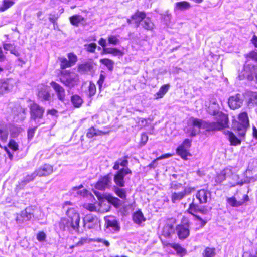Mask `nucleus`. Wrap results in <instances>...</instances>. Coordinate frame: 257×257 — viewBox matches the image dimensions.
Segmentation results:
<instances>
[{
	"instance_id": "nucleus-1",
	"label": "nucleus",
	"mask_w": 257,
	"mask_h": 257,
	"mask_svg": "<svg viewBox=\"0 0 257 257\" xmlns=\"http://www.w3.org/2000/svg\"><path fill=\"white\" fill-rule=\"evenodd\" d=\"M187 124L189 128H187L186 133L192 137H195L198 133L196 128H197L199 131L200 129L205 130L208 133L220 131L215 121L203 120L193 117H191L189 119Z\"/></svg>"
},
{
	"instance_id": "nucleus-2",
	"label": "nucleus",
	"mask_w": 257,
	"mask_h": 257,
	"mask_svg": "<svg viewBox=\"0 0 257 257\" xmlns=\"http://www.w3.org/2000/svg\"><path fill=\"white\" fill-rule=\"evenodd\" d=\"M66 217H62L59 222V226L62 231L72 230L79 232L80 216L75 208H69L66 212Z\"/></svg>"
},
{
	"instance_id": "nucleus-3",
	"label": "nucleus",
	"mask_w": 257,
	"mask_h": 257,
	"mask_svg": "<svg viewBox=\"0 0 257 257\" xmlns=\"http://www.w3.org/2000/svg\"><path fill=\"white\" fill-rule=\"evenodd\" d=\"M192 225V222L191 218L189 216L183 215L181 218L180 223L177 224L175 228L179 240H184L189 237Z\"/></svg>"
},
{
	"instance_id": "nucleus-4",
	"label": "nucleus",
	"mask_w": 257,
	"mask_h": 257,
	"mask_svg": "<svg viewBox=\"0 0 257 257\" xmlns=\"http://www.w3.org/2000/svg\"><path fill=\"white\" fill-rule=\"evenodd\" d=\"M248 126L249 118L246 112H240L238 115L237 120H232V128L240 137L245 135Z\"/></svg>"
},
{
	"instance_id": "nucleus-5",
	"label": "nucleus",
	"mask_w": 257,
	"mask_h": 257,
	"mask_svg": "<svg viewBox=\"0 0 257 257\" xmlns=\"http://www.w3.org/2000/svg\"><path fill=\"white\" fill-rule=\"evenodd\" d=\"M128 159L129 157L126 155L118 158L114 163L112 168L114 170H117L114 177H125L132 175V171L128 167Z\"/></svg>"
},
{
	"instance_id": "nucleus-6",
	"label": "nucleus",
	"mask_w": 257,
	"mask_h": 257,
	"mask_svg": "<svg viewBox=\"0 0 257 257\" xmlns=\"http://www.w3.org/2000/svg\"><path fill=\"white\" fill-rule=\"evenodd\" d=\"M67 56L68 59L64 56L58 57L60 70H66V68L75 65L78 61V57L74 52L68 53L67 54Z\"/></svg>"
},
{
	"instance_id": "nucleus-7",
	"label": "nucleus",
	"mask_w": 257,
	"mask_h": 257,
	"mask_svg": "<svg viewBox=\"0 0 257 257\" xmlns=\"http://www.w3.org/2000/svg\"><path fill=\"white\" fill-rule=\"evenodd\" d=\"M72 72L70 70H60V81L65 86L70 88L73 87L78 82V79L71 76Z\"/></svg>"
},
{
	"instance_id": "nucleus-8",
	"label": "nucleus",
	"mask_w": 257,
	"mask_h": 257,
	"mask_svg": "<svg viewBox=\"0 0 257 257\" xmlns=\"http://www.w3.org/2000/svg\"><path fill=\"white\" fill-rule=\"evenodd\" d=\"M192 141L191 139H185L176 149V153L184 160H187L188 156H191L189 149L191 146Z\"/></svg>"
},
{
	"instance_id": "nucleus-9",
	"label": "nucleus",
	"mask_w": 257,
	"mask_h": 257,
	"mask_svg": "<svg viewBox=\"0 0 257 257\" xmlns=\"http://www.w3.org/2000/svg\"><path fill=\"white\" fill-rule=\"evenodd\" d=\"M242 78H246L247 80L252 81L255 79L257 83V65H245L242 71Z\"/></svg>"
},
{
	"instance_id": "nucleus-10",
	"label": "nucleus",
	"mask_w": 257,
	"mask_h": 257,
	"mask_svg": "<svg viewBox=\"0 0 257 257\" xmlns=\"http://www.w3.org/2000/svg\"><path fill=\"white\" fill-rule=\"evenodd\" d=\"M175 221L171 219H168L165 221L161 233V236L165 239H169L172 237L175 229L174 228Z\"/></svg>"
},
{
	"instance_id": "nucleus-11",
	"label": "nucleus",
	"mask_w": 257,
	"mask_h": 257,
	"mask_svg": "<svg viewBox=\"0 0 257 257\" xmlns=\"http://www.w3.org/2000/svg\"><path fill=\"white\" fill-rule=\"evenodd\" d=\"M195 188L193 187H186L181 192H173L171 195V200L173 203H176L183 199L185 196L191 194L194 192Z\"/></svg>"
},
{
	"instance_id": "nucleus-12",
	"label": "nucleus",
	"mask_w": 257,
	"mask_h": 257,
	"mask_svg": "<svg viewBox=\"0 0 257 257\" xmlns=\"http://www.w3.org/2000/svg\"><path fill=\"white\" fill-rule=\"evenodd\" d=\"M100 220L95 215L89 214L83 218V227L87 229H92L100 225Z\"/></svg>"
},
{
	"instance_id": "nucleus-13",
	"label": "nucleus",
	"mask_w": 257,
	"mask_h": 257,
	"mask_svg": "<svg viewBox=\"0 0 257 257\" xmlns=\"http://www.w3.org/2000/svg\"><path fill=\"white\" fill-rule=\"evenodd\" d=\"M96 64L92 59L84 61L77 65V71L82 74H88L94 71V66Z\"/></svg>"
},
{
	"instance_id": "nucleus-14",
	"label": "nucleus",
	"mask_w": 257,
	"mask_h": 257,
	"mask_svg": "<svg viewBox=\"0 0 257 257\" xmlns=\"http://www.w3.org/2000/svg\"><path fill=\"white\" fill-rule=\"evenodd\" d=\"M162 245L165 247H171L173 248L176 252L177 255L180 257H184L187 254V250L183 248L181 244L178 243H170L165 239L161 238Z\"/></svg>"
},
{
	"instance_id": "nucleus-15",
	"label": "nucleus",
	"mask_w": 257,
	"mask_h": 257,
	"mask_svg": "<svg viewBox=\"0 0 257 257\" xmlns=\"http://www.w3.org/2000/svg\"><path fill=\"white\" fill-rule=\"evenodd\" d=\"M146 18V13L145 11L136 10L134 13L132 14L130 18L126 19V22L129 24H135L136 27H139L140 23Z\"/></svg>"
},
{
	"instance_id": "nucleus-16",
	"label": "nucleus",
	"mask_w": 257,
	"mask_h": 257,
	"mask_svg": "<svg viewBox=\"0 0 257 257\" xmlns=\"http://www.w3.org/2000/svg\"><path fill=\"white\" fill-rule=\"evenodd\" d=\"M193 217L192 229L194 231H197L202 228L207 223L209 219L202 218L200 216L194 214L192 215Z\"/></svg>"
},
{
	"instance_id": "nucleus-17",
	"label": "nucleus",
	"mask_w": 257,
	"mask_h": 257,
	"mask_svg": "<svg viewBox=\"0 0 257 257\" xmlns=\"http://www.w3.org/2000/svg\"><path fill=\"white\" fill-rule=\"evenodd\" d=\"M216 121H215L219 131L228 127L229 119L228 115L223 112L219 113V115L216 117Z\"/></svg>"
},
{
	"instance_id": "nucleus-18",
	"label": "nucleus",
	"mask_w": 257,
	"mask_h": 257,
	"mask_svg": "<svg viewBox=\"0 0 257 257\" xmlns=\"http://www.w3.org/2000/svg\"><path fill=\"white\" fill-rule=\"evenodd\" d=\"M229 107L233 110L240 108L242 104V101L240 98V94H236L230 96L228 101Z\"/></svg>"
},
{
	"instance_id": "nucleus-19",
	"label": "nucleus",
	"mask_w": 257,
	"mask_h": 257,
	"mask_svg": "<svg viewBox=\"0 0 257 257\" xmlns=\"http://www.w3.org/2000/svg\"><path fill=\"white\" fill-rule=\"evenodd\" d=\"M50 85L55 91L58 99L62 102H64L66 96L64 88L55 81L51 82Z\"/></svg>"
},
{
	"instance_id": "nucleus-20",
	"label": "nucleus",
	"mask_w": 257,
	"mask_h": 257,
	"mask_svg": "<svg viewBox=\"0 0 257 257\" xmlns=\"http://www.w3.org/2000/svg\"><path fill=\"white\" fill-rule=\"evenodd\" d=\"M211 196L210 192L207 190L200 189L196 194V198L198 199L199 204L206 203Z\"/></svg>"
},
{
	"instance_id": "nucleus-21",
	"label": "nucleus",
	"mask_w": 257,
	"mask_h": 257,
	"mask_svg": "<svg viewBox=\"0 0 257 257\" xmlns=\"http://www.w3.org/2000/svg\"><path fill=\"white\" fill-rule=\"evenodd\" d=\"M13 87L12 80L8 79L0 80V95L9 92Z\"/></svg>"
},
{
	"instance_id": "nucleus-22",
	"label": "nucleus",
	"mask_w": 257,
	"mask_h": 257,
	"mask_svg": "<svg viewBox=\"0 0 257 257\" xmlns=\"http://www.w3.org/2000/svg\"><path fill=\"white\" fill-rule=\"evenodd\" d=\"M109 133V131L103 132L97 130L93 126H92L87 130L86 136L87 138L92 139L99 136L108 135Z\"/></svg>"
},
{
	"instance_id": "nucleus-23",
	"label": "nucleus",
	"mask_w": 257,
	"mask_h": 257,
	"mask_svg": "<svg viewBox=\"0 0 257 257\" xmlns=\"http://www.w3.org/2000/svg\"><path fill=\"white\" fill-rule=\"evenodd\" d=\"M37 96L39 99L44 101H48L50 99V94L46 86H43L38 89Z\"/></svg>"
},
{
	"instance_id": "nucleus-24",
	"label": "nucleus",
	"mask_w": 257,
	"mask_h": 257,
	"mask_svg": "<svg viewBox=\"0 0 257 257\" xmlns=\"http://www.w3.org/2000/svg\"><path fill=\"white\" fill-rule=\"evenodd\" d=\"M224 134L228 137V139L231 146H237L241 144V140L233 132L227 131L224 132Z\"/></svg>"
},
{
	"instance_id": "nucleus-25",
	"label": "nucleus",
	"mask_w": 257,
	"mask_h": 257,
	"mask_svg": "<svg viewBox=\"0 0 257 257\" xmlns=\"http://www.w3.org/2000/svg\"><path fill=\"white\" fill-rule=\"evenodd\" d=\"M53 171V169L51 165L45 164L36 171V175L39 176H48L50 175Z\"/></svg>"
},
{
	"instance_id": "nucleus-26",
	"label": "nucleus",
	"mask_w": 257,
	"mask_h": 257,
	"mask_svg": "<svg viewBox=\"0 0 257 257\" xmlns=\"http://www.w3.org/2000/svg\"><path fill=\"white\" fill-rule=\"evenodd\" d=\"M8 126L10 137L12 138L18 137L23 131L20 126L14 124H8Z\"/></svg>"
},
{
	"instance_id": "nucleus-27",
	"label": "nucleus",
	"mask_w": 257,
	"mask_h": 257,
	"mask_svg": "<svg viewBox=\"0 0 257 257\" xmlns=\"http://www.w3.org/2000/svg\"><path fill=\"white\" fill-rule=\"evenodd\" d=\"M186 212L191 215L197 212H200L202 214L205 213V211L202 209H199L198 205L195 203L194 199H193L192 202L189 205Z\"/></svg>"
},
{
	"instance_id": "nucleus-28",
	"label": "nucleus",
	"mask_w": 257,
	"mask_h": 257,
	"mask_svg": "<svg viewBox=\"0 0 257 257\" xmlns=\"http://www.w3.org/2000/svg\"><path fill=\"white\" fill-rule=\"evenodd\" d=\"M44 112L43 107L33 103V120L41 119Z\"/></svg>"
},
{
	"instance_id": "nucleus-29",
	"label": "nucleus",
	"mask_w": 257,
	"mask_h": 257,
	"mask_svg": "<svg viewBox=\"0 0 257 257\" xmlns=\"http://www.w3.org/2000/svg\"><path fill=\"white\" fill-rule=\"evenodd\" d=\"M104 198L115 208L117 209L119 208L121 205V200L118 198L114 197L110 194L105 195L104 196Z\"/></svg>"
},
{
	"instance_id": "nucleus-30",
	"label": "nucleus",
	"mask_w": 257,
	"mask_h": 257,
	"mask_svg": "<svg viewBox=\"0 0 257 257\" xmlns=\"http://www.w3.org/2000/svg\"><path fill=\"white\" fill-rule=\"evenodd\" d=\"M132 218L133 221L138 225H140L142 222L146 221V218L140 210H138L134 212Z\"/></svg>"
},
{
	"instance_id": "nucleus-31",
	"label": "nucleus",
	"mask_w": 257,
	"mask_h": 257,
	"mask_svg": "<svg viewBox=\"0 0 257 257\" xmlns=\"http://www.w3.org/2000/svg\"><path fill=\"white\" fill-rule=\"evenodd\" d=\"M191 8L190 3L186 1L176 2L174 4V10L176 11H184Z\"/></svg>"
},
{
	"instance_id": "nucleus-32",
	"label": "nucleus",
	"mask_w": 257,
	"mask_h": 257,
	"mask_svg": "<svg viewBox=\"0 0 257 257\" xmlns=\"http://www.w3.org/2000/svg\"><path fill=\"white\" fill-rule=\"evenodd\" d=\"M71 102L74 108H79L83 103L82 98L78 94L72 95L71 97Z\"/></svg>"
},
{
	"instance_id": "nucleus-33",
	"label": "nucleus",
	"mask_w": 257,
	"mask_h": 257,
	"mask_svg": "<svg viewBox=\"0 0 257 257\" xmlns=\"http://www.w3.org/2000/svg\"><path fill=\"white\" fill-rule=\"evenodd\" d=\"M170 87L169 84H164L161 86L158 91L155 94V99H158L163 97L164 95L168 91Z\"/></svg>"
},
{
	"instance_id": "nucleus-34",
	"label": "nucleus",
	"mask_w": 257,
	"mask_h": 257,
	"mask_svg": "<svg viewBox=\"0 0 257 257\" xmlns=\"http://www.w3.org/2000/svg\"><path fill=\"white\" fill-rule=\"evenodd\" d=\"M84 20L85 18L77 14L73 15L69 17L70 23L76 27H78Z\"/></svg>"
},
{
	"instance_id": "nucleus-35",
	"label": "nucleus",
	"mask_w": 257,
	"mask_h": 257,
	"mask_svg": "<svg viewBox=\"0 0 257 257\" xmlns=\"http://www.w3.org/2000/svg\"><path fill=\"white\" fill-rule=\"evenodd\" d=\"M103 54H109L113 56H122L124 55V52L123 50L116 47H109L107 48Z\"/></svg>"
},
{
	"instance_id": "nucleus-36",
	"label": "nucleus",
	"mask_w": 257,
	"mask_h": 257,
	"mask_svg": "<svg viewBox=\"0 0 257 257\" xmlns=\"http://www.w3.org/2000/svg\"><path fill=\"white\" fill-rule=\"evenodd\" d=\"M142 24L143 28L147 31H152L155 28V25L150 17H146Z\"/></svg>"
},
{
	"instance_id": "nucleus-37",
	"label": "nucleus",
	"mask_w": 257,
	"mask_h": 257,
	"mask_svg": "<svg viewBox=\"0 0 257 257\" xmlns=\"http://www.w3.org/2000/svg\"><path fill=\"white\" fill-rule=\"evenodd\" d=\"M113 191L115 194L121 199H126V190L125 189L114 186Z\"/></svg>"
},
{
	"instance_id": "nucleus-38",
	"label": "nucleus",
	"mask_w": 257,
	"mask_h": 257,
	"mask_svg": "<svg viewBox=\"0 0 257 257\" xmlns=\"http://www.w3.org/2000/svg\"><path fill=\"white\" fill-rule=\"evenodd\" d=\"M106 228H112L115 231H118L120 230V227L118 223L116 220H106Z\"/></svg>"
},
{
	"instance_id": "nucleus-39",
	"label": "nucleus",
	"mask_w": 257,
	"mask_h": 257,
	"mask_svg": "<svg viewBox=\"0 0 257 257\" xmlns=\"http://www.w3.org/2000/svg\"><path fill=\"white\" fill-rule=\"evenodd\" d=\"M99 61L102 64L105 65L109 71H112L113 70L114 65L113 60L109 58H105L100 59Z\"/></svg>"
},
{
	"instance_id": "nucleus-40",
	"label": "nucleus",
	"mask_w": 257,
	"mask_h": 257,
	"mask_svg": "<svg viewBox=\"0 0 257 257\" xmlns=\"http://www.w3.org/2000/svg\"><path fill=\"white\" fill-rule=\"evenodd\" d=\"M244 58L246 61L250 60L254 61L257 62V50H252L246 54L244 55Z\"/></svg>"
},
{
	"instance_id": "nucleus-41",
	"label": "nucleus",
	"mask_w": 257,
	"mask_h": 257,
	"mask_svg": "<svg viewBox=\"0 0 257 257\" xmlns=\"http://www.w3.org/2000/svg\"><path fill=\"white\" fill-rule=\"evenodd\" d=\"M215 251V248L207 247L203 252V257H214L216 254Z\"/></svg>"
},
{
	"instance_id": "nucleus-42",
	"label": "nucleus",
	"mask_w": 257,
	"mask_h": 257,
	"mask_svg": "<svg viewBox=\"0 0 257 257\" xmlns=\"http://www.w3.org/2000/svg\"><path fill=\"white\" fill-rule=\"evenodd\" d=\"M226 201L227 203L233 207H239L243 204V202L237 201L235 197L228 198Z\"/></svg>"
},
{
	"instance_id": "nucleus-43",
	"label": "nucleus",
	"mask_w": 257,
	"mask_h": 257,
	"mask_svg": "<svg viewBox=\"0 0 257 257\" xmlns=\"http://www.w3.org/2000/svg\"><path fill=\"white\" fill-rule=\"evenodd\" d=\"M119 35H109L108 36L107 40L109 44L116 45L119 43Z\"/></svg>"
},
{
	"instance_id": "nucleus-44",
	"label": "nucleus",
	"mask_w": 257,
	"mask_h": 257,
	"mask_svg": "<svg viewBox=\"0 0 257 257\" xmlns=\"http://www.w3.org/2000/svg\"><path fill=\"white\" fill-rule=\"evenodd\" d=\"M87 92L88 95L89 97L93 96L96 94V87L95 84L92 81L89 82Z\"/></svg>"
},
{
	"instance_id": "nucleus-45",
	"label": "nucleus",
	"mask_w": 257,
	"mask_h": 257,
	"mask_svg": "<svg viewBox=\"0 0 257 257\" xmlns=\"http://www.w3.org/2000/svg\"><path fill=\"white\" fill-rule=\"evenodd\" d=\"M248 103L257 105V92H251L249 93Z\"/></svg>"
},
{
	"instance_id": "nucleus-46",
	"label": "nucleus",
	"mask_w": 257,
	"mask_h": 257,
	"mask_svg": "<svg viewBox=\"0 0 257 257\" xmlns=\"http://www.w3.org/2000/svg\"><path fill=\"white\" fill-rule=\"evenodd\" d=\"M14 4V1L12 0H4L2 6L0 7V11L3 12L6 10L13 6Z\"/></svg>"
},
{
	"instance_id": "nucleus-47",
	"label": "nucleus",
	"mask_w": 257,
	"mask_h": 257,
	"mask_svg": "<svg viewBox=\"0 0 257 257\" xmlns=\"http://www.w3.org/2000/svg\"><path fill=\"white\" fill-rule=\"evenodd\" d=\"M32 208L31 207H27L25 210L22 212V216L27 220H29L32 217Z\"/></svg>"
},
{
	"instance_id": "nucleus-48",
	"label": "nucleus",
	"mask_w": 257,
	"mask_h": 257,
	"mask_svg": "<svg viewBox=\"0 0 257 257\" xmlns=\"http://www.w3.org/2000/svg\"><path fill=\"white\" fill-rule=\"evenodd\" d=\"M86 51L89 53H94L96 51L97 45L95 43H91L84 45Z\"/></svg>"
},
{
	"instance_id": "nucleus-49",
	"label": "nucleus",
	"mask_w": 257,
	"mask_h": 257,
	"mask_svg": "<svg viewBox=\"0 0 257 257\" xmlns=\"http://www.w3.org/2000/svg\"><path fill=\"white\" fill-rule=\"evenodd\" d=\"M148 140V136L145 133L141 134L140 140L139 142V145L140 146H144Z\"/></svg>"
},
{
	"instance_id": "nucleus-50",
	"label": "nucleus",
	"mask_w": 257,
	"mask_h": 257,
	"mask_svg": "<svg viewBox=\"0 0 257 257\" xmlns=\"http://www.w3.org/2000/svg\"><path fill=\"white\" fill-rule=\"evenodd\" d=\"M83 206L85 209L90 212H95L97 211L96 207L95 206V204H84Z\"/></svg>"
},
{
	"instance_id": "nucleus-51",
	"label": "nucleus",
	"mask_w": 257,
	"mask_h": 257,
	"mask_svg": "<svg viewBox=\"0 0 257 257\" xmlns=\"http://www.w3.org/2000/svg\"><path fill=\"white\" fill-rule=\"evenodd\" d=\"M124 178H114V181L117 186L119 188L123 187L124 186L125 182Z\"/></svg>"
},
{
	"instance_id": "nucleus-52",
	"label": "nucleus",
	"mask_w": 257,
	"mask_h": 257,
	"mask_svg": "<svg viewBox=\"0 0 257 257\" xmlns=\"http://www.w3.org/2000/svg\"><path fill=\"white\" fill-rule=\"evenodd\" d=\"M107 185L106 181L103 182V181H99L96 184V188L100 190H103L106 188Z\"/></svg>"
},
{
	"instance_id": "nucleus-53",
	"label": "nucleus",
	"mask_w": 257,
	"mask_h": 257,
	"mask_svg": "<svg viewBox=\"0 0 257 257\" xmlns=\"http://www.w3.org/2000/svg\"><path fill=\"white\" fill-rule=\"evenodd\" d=\"M98 44L102 47V53L103 54L107 49L106 47L107 44L106 39L103 38H100L98 40Z\"/></svg>"
},
{
	"instance_id": "nucleus-54",
	"label": "nucleus",
	"mask_w": 257,
	"mask_h": 257,
	"mask_svg": "<svg viewBox=\"0 0 257 257\" xmlns=\"http://www.w3.org/2000/svg\"><path fill=\"white\" fill-rule=\"evenodd\" d=\"M9 147L14 151H16L18 150V145L13 139H11L9 143Z\"/></svg>"
},
{
	"instance_id": "nucleus-55",
	"label": "nucleus",
	"mask_w": 257,
	"mask_h": 257,
	"mask_svg": "<svg viewBox=\"0 0 257 257\" xmlns=\"http://www.w3.org/2000/svg\"><path fill=\"white\" fill-rule=\"evenodd\" d=\"M105 76L103 74H100L99 75V79L98 80L97 83L98 85V87L100 90L102 88V85L105 81Z\"/></svg>"
},
{
	"instance_id": "nucleus-56",
	"label": "nucleus",
	"mask_w": 257,
	"mask_h": 257,
	"mask_svg": "<svg viewBox=\"0 0 257 257\" xmlns=\"http://www.w3.org/2000/svg\"><path fill=\"white\" fill-rule=\"evenodd\" d=\"M46 238V235L45 233L43 231L39 232L36 236L37 239L40 242L44 241L45 240Z\"/></svg>"
},
{
	"instance_id": "nucleus-57",
	"label": "nucleus",
	"mask_w": 257,
	"mask_h": 257,
	"mask_svg": "<svg viewBox=\"0 0 257 257\" xmlns=\"http://www.w3.org/2000/svg\"><path fill=\"white\" fill-rule=\"evenodd\" d=\"M94 241L98 243H102V244L106 247H109L110 246V243L108 241L103 239L102 238H96L94 239Z\"/></svg>"
},
{
	"instance_id": "nucleus-58",
	"label": "nucleus",
	"mask_w": 257,
	"mask_h": 257,
	"mask_svg": "<svg viewBox=\"0 0 257 257\" xmlns=\"http://www.w3.org/2000/svg\"><path fill=\"white\" fill-rule=\"evenodd\" d=\"M3 46L4 49L6 51H9L10 52L11 51H12V49L14 48V47L15 46L14 44H10V43H3Z\"/></svg>"
},
{
	"instance_id": "nucleus-59",
	"label": "nucleus",
	"mask_w": 257,
	"mask_h": 257,
	"mask_svg": "<svg viewBox=\"0 0 257 257\" xmlns=\"http://www.w3.org/2000/svg\"><path fill=\"white\" fill-rule=\"evenodd\" d=\"M250 41L251 42V43L253 44V45L254 46V47L256 48H257V36L255 34H254L251 40H250Z\"/></svg>"
},
{
	"instance_id": "nucleus-60",
	"label": "nucleus",
	"mask_w": 257,
	"mask_h": 257,
	"mask_svg": "<svg viewBox=\"0 0 257 257\" xmlns=\"http://www.w3.org/2000/svg\"><path fill=\"white\" fill-rule=\"evenodd\" d=\"M87 241L86 238H81L79 241L75 244V246H80L83 245L84 243H85Z\"/></svg>"
},
{
	"instance_id": "nucleus-61",
	"label": "nucleus",
	"mask_w": 257,
	"mask_h": 257,
	"mask_svg": "<svg viewBox=\"0 0 257 257\" xmlns=\"http://www.w3.org/2000/svg\"><path fill=\"white\" fill-rule=\"evenodd\" d=\"M48 114H50L52 116H56L58 113L57 110L55 109H48L47 112Z\"/></svg>"
},
{
	"instance_id": "nucleus-62",
	"label": "nucleus",
	"mask_w": 257,
	"mask_h": 257,
	"mask_svg": "<svg viewBox=\"0 0 257 257\" xmlns=\"http://www.w3.org/2000/svg\"><path fill=\"white\" fill-rule=\"evenodd\" d=\"M172 156V155L170 153H166V154H163L161 156H160V157L157 158L156 159V160H161V159H165V158H167L171 157Z\"/></svg>"
},
{
	"instance_id": "nucleus-63",
	"label": "nucleus",
	"mask_w": 257,
	"mask_h": 257,
	"mask_svg": "<svg viewBox=\"0 0 257 257\" xmlns=\"http://www.w3.org/2000/svg\"><path fill=\"white\" fill-rule=\"evenodd\" d=\"M5 151H6V152L7 153L8 155V156H9V158L12 160L13 158V155L12 154V153H11L10 151V150H9V149H8L7 147H5Z\"/></svg>"
},
{
	"instance_id": "nucleus-64",
	"label": "nucleus",
	"mask_w": 257,
	"mask_h": 257,
	"mask_svg": "<svg viewBox=\"0 0 257 257\" xmlns=\"http://www.w3.org/2000/svg\"><path fill=\"white\" fill-rule=\"evenodd\" d=\"M253 130V136L254 138L257 139V129L255 126H253L252 127Z\"/></svg>"
}]
</instances>
